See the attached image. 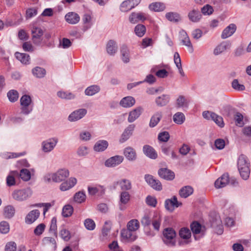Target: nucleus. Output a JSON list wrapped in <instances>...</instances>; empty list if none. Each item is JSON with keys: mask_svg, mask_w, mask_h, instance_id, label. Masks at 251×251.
<instances>
[{"mask_svg": "<svg viewBox=\"0 0 251 251\" xmlns=\"http://www.w3.org/2000/svg\"><path fill=\"white\" fill-rule=\"evenodd\" d=\"M237 165L240 176L244 180H247L250 174V163L247 157L243 154L240 155Z\"/></svg>", "mask_w": 251, "mask_h": 251, "instance_id": "nucleus-1", "label": "nucleus"}, {"mask_svg": "<svg viewBox=\"0 0 251 251\" xmlns=\"http://www.w3.org/2000/svg\"><path fill=\"white\" fill-rule=\"evenodd\" d=\"M32 195V190L30 188L27 187L14 191L12 193V197L16 201H22L26 200Z\"/></svg>", "mask_w": 251, "mask_h": 251, "instance_id": "nucleus-2", "label": "nucleus"}, {"mask_svg": "<svg viewBox=\"0 0 251 251\" xmlns=\"http://www.w3.org/2000/svg\"><path fill=\"white\" fill-rule=\"evenodd\" d=\"M31 103L32 100L30 96L27 95H23L20 99L21 113L25 115L31 113L33 109Z\"/></svg>", "mask_w": 251, "mask_h": 251, "instance_id": "nucleus-3", "label": "nucleus"}, {"mask_svg": "<svg viewBox=\"0 0 251 251\" xmlns=\"http://www.w3.org/2000/svg\"><path fill=\"white\" fill-rule=\"evenodd\" d=\"M163 234L164 237L163 241L169 247H174L176 242L173 239L176 237V232L172 228H166L164 229Z\"/></svg>", "mask_w": 251, "mask_h": 251, "instance_id": "nucleus-4", "label": "nucleus"}, {"mask_svg": "<svg viewBox=\"0 0 251 251\" xmlns=\"http://www.w3.org/2000/svg\"><path fill=\"white\" fill-rule=\"evenodd\" d=\"M235 186L237 182L234 178L230 180L228 174H223L221 177L218 178L215 182V186L217 188H221L225 187L229 183Z\"/></svg>", "mask_w": 251, "mask_h": 251, "instance_id": "nucleus-5", "label": "nucleus"}, {"mask_svg": "<svg viewBox=\"0 0 251 251\" xmlns=\"http://www.w3.org/2000/svg\"><path fill=\"white\" fill-rule=\"evenodd\" d=\"M144 178L148 184L152 189L156 191H161L162 189L160 181L155 179L152 175L146 174L145 175Z\"/></svg>", "mask_w": 251, "mask_h": 251, "instance_id": "nucleus-6", "label": "nucleus"}, {"mask_svg": "<svg viewBox=\"0 0 251 251\" xmlns=\"http://www.w3.org/2000/svg\"><path fill=\"white\" fill-rule=\"evenodd\" d=\"M58 140L56 137L49 138L42 143V150L45 152H49L56 146Z\"/></svg>", "mask_w": 251, "mask_h": 251, "instance_id": "nucleus-7", "label": "nucleus"}, {"mask_svg": "<svg viewBox=\"0 0 251 251\" xmlns=\"http://www.w3.org/2000/svg\"><path fill=\"white\" fill-rule=\"evenodd\" d=\"M69 176V171L66 169H61L53 173V181L59 183L66 179Z\"/></svg>", "mask_w": 251, "mask_h": 251, "instance_id": "nucleus-8", "label": "nucleus"}, {"mask_svg": "<svg viewBox=\"0 0 251 251\" xmlns=\"http://www.w3.org/2000/svg\"><path fill=\"white\" fill-rule=\"evenodd\" d=\"M133 231L130 230L127 228H123L121 231V236L122 241L123 242H132L137 239V235L135 233H132Z\"/></svg>", "mask_w": 251, "mask_h": 251, "instance_id": "nucleus-9", "label": "nucleus"}, {"mask_svg": "<svg viewBox=\"0 0 251 251\" xmlns=\"http://www.w3.org/2000/svg\"><path fill=\"white\" fill-rule=\"evenodd\" d=\"M141 0H126L120 5V10L123 12H127L137 6Z\"/></svg>", "mask_w": 251, "mask_h": 251, "instance_id": "nucleus-10", "label": "nucleus"}, {"mask_svg": "<svg viewBox=\"0 0 251 251\" xmlns=\"http://www.w3.org/2000/svg\"><path fill=\"white\" fill-rule=\"evenodd\" d=\"M86 109L80 108L75 110L68 116V119L70 122H75L83 118L87 114Z\"/></svg>", "mask_w": 251, "mask_h": 251, "instance_id": "nucleus-11", "label": "nucleus"}, {"mask_svg": "<svg viewBox=\"0 0 251 251\" xmlns=\"http://www.w3.org/2000/svg\"><path fill=\"white\" fill-rule=\"evenodd\" d=\"M130 195L127 191H122L120 195L119 201V209L121 211L125 210L126 208V204L130 201Z\"/></svg>", "mask_w": 251, "mask_h": 251, "instance_id": "nucleus-12", "label": "nucleus"}, {"mask_svg": "<svg viewBox=\"0 0 251 251\" xmlns=\"http://www.w3.org/2000/svg\"><path fill=\"white\" fill-rule=\"evenodd\" d=\"M182 203L178 202L176 196H173L170 199H167L165 201V208L171 212L174 210L175 207L177 208L182 205Z\"/></svg>", "mask_w": 251, "mask_h": 251, "instance_id": "nucleus-13", "label": "nucleus"}, {"mask_svg": "<svg viewBox=\"0 0 251 251\" xmlns=\"http://www.w3.org/2000/svg\"><path fill=\"white\" fill-rule=\"evenodd\" d=\"M158 175L161 178L167 180H172L175 177L174 172L166 168L159 169Z\"/></svg>", "mask_w": 251, "mask_h": 251, "instance_id": "nucleus-14", "label": "nucleus"}, {"mask_svg": "<svg viewBox=\"0 0 251 251\" xmlns=\"http://www.w3.org/2000/svg\"><path fill=\"white\" fill-rule=\"evenodd\" d=\"M124 160V157L120 155H115L107 159L104 163L107 167H115L120 164Z\"/></svg>", "mask_w": 251, "mask_h": 251, "instance_id": "nucleus-15", "label": "nucleus"}, {"mask_svg": "<svg viewBox=\"0 0 251 251\" xmlns=\"http://www.w3.org/2000/svg\"><path fill=\"white\" fill-rule=\"evenodd\" d=\"M146 14L142 12H132L129 16L128 20L132 24H135L139 21H144L146 19Z\"/></svg>", "mask_w": 251, "mask_h": 251, "instance_id": "nucleus-16", "label": "nucleus"}, {"mask_svg": "<svg viewBox=\"0 0 251 251\" xmlns=\"http://www.w3.org/2000/svg\"><path fill=\"white\" fill-rule=\"evenodd\" d=\"M121 58L124 63H128L130 60V51L127 47L123 45L120 49Z\"/></svg>", "mask_w": 251, "mask_h": 251, "instance_id": "nucleus-17", "label": "nucleus"}, {"mask_svg": "<svg viewBox=\"0 0 251 251\" xmlns=\"http://www.w3.org/2000/svg\"><path fill=\"white\" fill-rule=\"evenodd\" d=\"M123 153L126 159L129 161H135L137 158L136 151L131 147L126 148L124 150Z\"/></svg>", "mask_w": 251, "mask_h": 251, "instance_id": "nucleus-18", "label": "nucleus"}, {"mask_svg": "<svg viewBox=\"0 0 251 251\" xmlns=\"http://www.w3.org/2000/svg\"><path fill=\"white\" fill-rule=\"evenodd\" d=\"M135 128V125L133 124L129 125L124 131L122 133L120 142L123 143L127 140L132 134Z\"/></svg>", "mask_w": 251, "mask_h": 251, "instance_id": "nucleus-19", "label": "nucleus"}, {"mask_svg": "<svg viewBox=\"0 0 251 251\" xmlns=\"http://www.w3.org/2000/svg\"><path fill=\"white\" fill-rule=\"evenodd\" d=\"M65 19L68 23L71 25H75L80 21V17L78 14L70 12L66 14Z\"/></svg>", "mask_w": 251, "mask_h": 251, "instance_id": "nucleus-20", "label": "nucleus"}, {"mask_svg": "<svg viewBox=\"0 0 251 251\" xmlns=\"http://www.w3.org/2000/svg\"><path fill=\"white\" fill-rule=\"evenodd\" d=\"M40 211L37 209L30 211L25 218V222L27 224H31L34 222L39 217Z\"/></svg>", "mask_w": 251, "mask_h": 251, "instance_id": "nucleus-21", "label": "nucleus"}, {"mask_svg": "<svg viewBox=\"0 0 251 251\" xmlns=\"http://www.w3.org/2000/svg\"><path fill=\"white\" fill-rule=\"evenodd\" d=\"M77 179L75 177H71L68 180L62 182L60 185V190L65 191L73 187L76 183Z\"/></svg>", "mask_w": 251, "mask_h": 251, "instance_id": "nucleus-22", "label": "nucleus"}, {"mask_svg": "<svg viewBox=\"0 0 251 251\" xmlns=\"http://www.w3.org/2000/svg\"><path fill=\"white\" fill-rule=\"evenodd\" d=\"M236 30V26L234 24H231L223 31L221 38L226 39L232 36Z\"/></svg>", "mask_w": 251, "mask_h": 251, "instance_id": "nucleus-23", "label": "nucleus"}, {"mask_svg": "<svg viewBox=\"0 0 251 251\" xmlns=\"http://www.w3.org/2000/svg\"><path fill=\"white\" fill-rule=\"evenodd\" d=\"M143 151L147 156L151 159H155L157 157V152L150 145H144L143 148Z\"/></svg>", "mask_w": 251, "mask_h": 251, "instance_id": "nucleus-24", "label": "nucleus"}, {"mask_svg": "<svg viewBox=\"0 0 251 251\" xmlns=\"http://www.w3.org/2000/svg\"><path fill=\"white\" fill-rule=\"evenodd\" d=\"M159 65L152 67L151 70V73H155L159 78H164L168 76L169 73L164 69H161Z\"/></svg>", "mask_w": 251, "mask_h": 251, "instance_id": "nucleus-25", "label": "nucleus"}, {"mask_svg": "<svg viewBox=\"0 0 251 251\" xmlns=\"http://www.w3.org/2000/svg\"><path fill=\"white\" fill-rule=\"evenodd\" d=\"M230 43L227 41L222 42L218 45L214 50L213 53L215 55H218L230 47Z\"/></svg>", "mask_w": 251, "mask_h": 251, "instance_id": "nucleus-26", "label": "nucleus"}, {"mask_svg": "<svg viewBox=\"0 0 251 251\" xmlns=\"http://www.w3.org/2000/svg\"><path fill=\"white\" fill-rule=\"evenodd\" d=\"M188 17L190 21L197 23L200 21L202 15L198 9H193L189 12Z\"/></svg>", "mask_w": 251, "mask_h": 251, "instance_id": "nucleus-27", "label": "nucleus"}, {"mask_svg": "<svg viewBox=\"0 0 251 251\" xmlns=\"http://www.w3.org/2000/svg\"><path fill=\"white\" fill-rule=\"evenodd\" d=\"M142 111L141 107H138L129 113L127 119L129 123H132L138 119L141 115Z\"/></svg>", "mask_w": 251, "mask_h": 251, "instance_id": "nucleus-28", "label": "nucleus"}, {"mask_svg": "<svg viewBox=\"0 0 251 251\" xmlns=\"http://www.w3.org/2000/svg\"><path fill=\"white\" fill-rule=\"evenodd\" d=\"M170 100L169 95L163 94L156 98L155 103L157 106L162 107L166 105L169 103Z\"/></svg>", "mask_w": 251, "mask_h": 251, "instance_id": "nucleus-29", "label": "nucleus"}, {"mask_svg": "<svg viewBox=\"0 0 251 251\" xmlns=\"http://www.w3.org/2000/svg\"><path fill=\"white\" fill-rule=\"evenodd\" d=\"M88 191L89 195L94 196L98 194V196L102 195L105 192V189L102 186H99L98 187H88Z\"/></svg>", "mask_w": 251, "mask_h": 251, "instance_id": "nucleus-30", "label": "nucleus"}, {"mask_svg": "<svg viewBox=\"0 0 251 251\" xmlns=\"http://www.w3.org/2000/svg\"><path fill=\"white\" fill-rule=\"evenodd\" d=\"M162 117V113L161 111L155 112L151 117L149 126L151 127H155L160 122Z\"/></svg>", "mask_w": 251, "mask_h": 251, "instance_id": "nucleus-31", "label": "nucleus"}, {"mask_svg": "<svg viewBox=\"0 0 251 251\" xmlns=\"http://www.w3.org/2000/svg\"><path fill=\"white\" fill-rule=\"evenodd\" d=\"M135 99L131 96H127L123 98L120 101V105L124 107H130L134 105Z\"/></svg>", "mask_w": 251, "mask_h": 251, "instance_id": "nucleus-32", "label": "nucleus"}, {"mask_svg": "<svg viewBox=\"0 0 251 251\" xmlns=\"http://www.w3.org/2000/svg\"><path fill=\"white\" fill-rule=\"evenodd\" d=\"M108 143L104 140H99L97 141L94 146V150L95 151L100 152L105 151L108 147Z\"/></svg>", "mask_w": 251, "mask_h": 251, "instance_id": "nucleus-33", "label": "nucleus"}, {"mask_svg": "<svg viewBox=\"0 0 251 251\" xmlns=\"http://www.w3.org/2000/svg\"><path fill=\"white\" fill-rule=\"evenodd\" d=\"M165 18L170 22L178 23L181 20L180 15L176 12H169L165 14Z\"/></svg>", "mask_w": 251, "mask_h": 251, "instance_id": "nucleus-34", "label": "nucleus"}, {"mask_svg": "<svg viewBox=\"0 0 251 251\" xmlns=\"http://www.w3.org/2000/svg\"><path fill=\"white\" fill-rule=\"evenodd\" d=\"M117 185L120 186L123 191H127L131 189L132 185L131 181L126 179H123L115 182Z\"/></svg>", "mask_w": 251, "mask_h": 251, "instance_id": "nucleus-35", "label": "nucleus"}, {"mask_svg": "<svg viewBox=\"0 0 251 251\" xmlns=\"http://www.w3.org/2000/svg\"><path fill=\"white\" fill-rule=\"evenodd\" d=\"M193 191L191 186H185L180 189L179 194L181 198H186L193 194Z\"/></svg>", "mask_w": 251, "mask_h": 251, "instance_id": "nucleus-36", "label": "nucleus"}, {"mask_svg": "<svg viewBox=\"0 0 251 251\" xmlns=\"http://www.w3.org/2000/svg\"><path fill=\"white\" fill-rule=\"evenodd\" d=\"M166 8L165 5L163 3L155 2L150 4L149 8L155 12L163 11Z\"/></svg>", "mask_w": 251, "mask_h": 251, "instance_id": "nucleus-37", "label": "nucleus"}, {"mask_svg": "<svg viewBox=\"0 0 251 251\" xmlns=\"http://www.w3.org/2000/svg\"><path fill=\"white\" fill-rule=\"evenodd\" d=\"M100 88L99 85H92L88 87L85 90V94L86 96H92L100 91Z\"/></svg>", "mask_w": 251, "mask_h": 251, "instance_id": "nucleus-38", "label": "nucleus"}, {"mask_svg": "<svg viewBox=\"0 0 251 251\" xmlns=\"http://www.w3.org/2000/svg\"><path fill=\"white\" fill-rule=\"evenodd\" d=\"M16 58L24 64H28L30 61V56L24 53L16 52L15 54Z\"/></svg>", "mask_w": 251, "mask_h": 251, "instance_id": "nucleus-39", "label": "nucleus"}, {"mask_svg": "<svg viewBox=\"0 0 251 251\" xmlns=\"http://www.w3.org/2000/svg\"><path fill=\"white\" fill-rule=\"evenodd\" d=\"M117 45L114 40H110L106 46V50L107 53L111 55H114L117 50Z\"/></svg>", "mask_w": 251, "mask_h": 251, "instance_id": "nucleus-40", "label": "nucleus"}, {"mask_svg": "<svg viewBox=\"0 0 251 251\" xmlns=\"http://www.w3.org/2000/svg\"><path fill=\"white\" fill-rule=\"evenodd\" d=\"M19 173L16 171H11L9 175L6 177V184L10 187L16 184V181L14 177L15 176H18Z\"/></svg>", "mask_w": 251, "mask_h": 251, "instance_id": "nucleus-41", "label": "nucleus"}, {"mask_svg": "<svg viewBox=\"0 0 251 251\" xmlns=\"http://www.w3.org/2000/svg\"><path fill=\"white\" fill-rule=\"evenodd\" d=\"M32 73L34 76L40 78L45 76L46 74V71L43 68L36 67L32 69Z\"/></svg>", "mask_w": 251, "mask_h": 251, "instance_id": "nucleus-42", "label": "nucleus"}, {"mask_svg": "<svg viewBox=\"0 0 251 251\" xmlns=\"http://www.w3.org/2000/svg\"><path fill=\"white\" fill-rule=\"evenodd\" d=\"M15 214V208L12 205L6 206L3 209V215L5 218L10 219Z\"/></svg>", "mask_w": 251, "mask_h": 251, "instance_id": "nucleus-43", "label": "nucleus"}, {"mask_svg": "<svg viewBox=\"0 0 251 251\" xmlns=\"http://www.w3.org/2000/svg\"><path fill=\"white\" fill-rule=\"evenodd\" d=\"M183 36V38L181 40V42L182 43L183 45L187 46L188 48L189 52L190 53H192L194 51V49L189 37L187 35V33L184 32Z\"/></svg>", "mask_w": 251, "mask_h": 251, "instance_id": "nucleus-44", "label": "nucleus"}, {"mask_svg": "<svg viewBox=\"0 0 251 251\" xmlns=\"http://www.w3.org/2000/svg\"><path fill=\"white\" fill-rule=\"evenodd\" d=\"M146 31V26L142 24H138L134 28V32L135 34L139 37H143Z\"/></svg>", "mask_w": 251, "mask_h": 251, "instance_id": "nucleus-45", "label": "nucleus"}, {"mask_svg": "<svg viewBox=\"0 0 251 251\" xmlns=\"http://www.w3.org/2000/svg\"><path fill=\"white\" fill-rule=\"evenodd\" d=\"M139 227V222L136 219L131 220L127 224V228L130 230H132L133 231L137 230Z\"/></svg>", "mask_w": 251, "mask_h": 251, "instance_id": "nucleus-46", "label": "nucleus"}, {"mask_svg": "<svg viewBox=\"0 0 251 251\" xmlns=\"http://www.w3.org/2000/svg\"><path fill=\"white\" fill-rule=\"evenodd\" d=\"M31 32L32 34V38L35 41V39H40L43 35V30L39 27L36 26L33 27Z\"/></svg>", "mask_w": 251, "mask_h": 251, "instance_id": "nucleus-47", "label": "nucleus"}, {"mask_svg": "<svg viewBox=\"0 0 251 251\" xmlns=\"http://www.w3.org/2000/svg\"><path fill=\"white\" fill-rule=\"evenodd\" d=\"M185 120V116L182 112H177L173 116L174 122L178 125H181L183 124Z\"/></svg>", "mask_w": 251, "mask_h": 251, "instance_id": "nucleus-48", "label": "nucleus"}, {"mask_svg": "<svg viewBox=\"0 0 251 251\" xmlns=\"http://www.w3.org/2000/svg\"><path fill=\"white\" fill-rule=\"evenodd\" d=\"M56 223V218L55 217H53L51 220L50 227L49 229L50 233L56 237L57 235Z\"/></svg>", "mask_w": 251, "mask_h": 251, "instance_id": "nucleus-49", "label": "nucleus"}, {"mask_svg": "<svg viewBox=\"0 0 251 251\" xmlns=\"http://www.w3.org/2000/svg\"><path fill=\"white\" fill-rule=\"evenodd\" d=\"M7 96L10 102H14L18 99L19 93L17 90H11L8 91Z\"/></svg>", "mask_w": 251, "mask_h": 251, "instance_id": "nucleus-50", "label": "nucleus"}, {"mask_svg": "<svg viewBox=\"0 0 251 251\" xmlns=\"http://www.w3.org/2000/svg\"><path fill=\"white\" fill-rule=\"evenodd\" d=\"M74 211L73 206L70 204L65 205L63 209L62 214L64 217H69L71 216Z\"/></svg>", "mask_w": 251, "mask_h": 251, "instance_id": "nucleus-51", "label": "nucleus"}, {"mask_svg": "<svg viewBox=\"0 0 251 251\" xmlns=\"http://www.w3.org/2000/svg\"><path fill=\"white\" fill-rule=\"evenodd\" d=\"M74 201L77 203H81L86 199V195L84 192L79 191L76 193L74 196Z\"/></svg>", "mask_w": 251, "mask_h": 251, "instance_id": "nucleus-52", "label": "nucleus"}, {"mask_svg": "<svg viewBox=\"0 0 251 251\" xmlns=\"http://www.w3.org/2000/svg\"><path fill=\"white\" fill-rule=\"evenodd\" d=\"M20 177L24 181H28L31 178V174L30 171L27 169H23L20 171Z\"/></svg>", "mask_w": 251, "mask_h": 251, "instance_id": "nucleus-53", "label": "nucleus"}, {"mask_svg": "<svg viewBox=\"0 0 251 251\" xmlns=\"http://www.w3.org/2000/svg\"><path fill=\"white\" fill-rule=\"evenodd\" d=\"M180 237L184 239H188L191 237V232L188 228H182L179 232Z\"/></svg>", "mask_w": 251, "mask_h": 251, "instance_id": "nucleus-54", "label": "nucleus"}, {"mask_svg": "<svg viewBox=\"0 0 251 251\" xmlns=\"http://www.w3.org/2000/svg\"><path fill=\"white\" fill-rule=\"evenodd\" d=\"M10 226L9 223L6 221L0 223V232L2 234H6L9 231Z\"/></svg>", "mask_w": 251, "mask_h": 251, "instance_id": "nucleus-55", "label": "nucleus"}, {"mask_svg": "<svg viewBox=\"0 0 251 251\" xmlns=\"http://www.w3.org/2000/svg\"><path fill=\"white\" fill-rule=\"evenodd\" d=\"M57 96L61 99L68 100L74 99L75 95L72 93L65 92L63 91H59L57 92Z\"/></svg>", "mask_w": 251, "mask_h": 251, "instance_id": "nucleus-56", "label": "nucleus"}, {"mask_svg": "<svg viewBox=\"0 0 251 251\" xmlns=\"http://www.w3.org/2000/svg\"><path fill=\"white\" fill-rule=\"evenodd\" d=\"M191 229L194 234H198L201 230V225L198 222H193L191 224Z\"/></svg>", "mask_w": 251, "mask_h": 251, "instance_id": "nucleus-57", "label": "nucleus"}, {"mask_svg": "<svg viewBox=\"0 0 251 251\" xmlns=\"http://www.w3.org/2000/svg\"><path fill=\"white\" fill-rule=\"evenodd\" d=\"M232 87L237 91H242L245 90V87L243 84H240L238 79H234L231 83Z\"/></svg>", "mask_w": 251, "mask_h": 251, "instance_id": "nucleus-58", "label": "nucleus"}, {"mask_svg": "<svg viewBox=\"0 0 251 251\" xmlns=\"http://www.w3.org/2000/svg\"><path fill=\"white\" fill-rule=\"evenodd\" d=\"M213 115V120L214 122L218 125L220 127H223L224 126V123L223 121V119L221 116L218 115L217 114H212Z\"/></svg>", "mask_w": 251, "mask_h": 251, "instance_id": "nucleus-59", "label": "nucleus"}, {"mask_svg": "<svg viewBox=\"0 0 251 251\" xmlns=\"http://www.w3.org/2000/svg\"><path fill=\"white\" fill-rule=\"evenodd\" d=\"M84 226L88 230H90L94 229L96 226L95 222L92 219L89 218L85 220Z\"/></svg>", "mask_w": 251, "mask_h": 251, "instance_id": "nucleus-60", "label": "nucleus"}, {"mask_svg": "<svg viewBox=\"0 0 251 251\" xmlns=\"http://www.w3.org/2000/svg\"><path fill=\"white\" fill-rule=\"evenodd\" d=\"M212 6L209 4H206L201 9V13L204 15H210L213 12Z\"/></svg>", "mask_w": 251, "mask_h": 251, "instance_id": "nucleus-61", "label": "nucleus"}, {"mask_svg": "<svg viewBox=\"0 0 251 251\" xmlns=\"http://www.w3.org/2000/svg\"><path fill=\"white\" fill-rule=\"evenodd\" d=\"M59 234L61 237L65 241H69L71 238V234L70 231L65 228L61 229Z\"/></svg>", "mask_w": 251, "mask_h": 251, "instance_id": "nucleus-62", "label": "nucleus"}, {"mask_svg": "<svg viewBox=\"0 0 251 251\" xmlns=\"http://www.w3.org/2000/svg\"><path fill=\"white\" fill-rule=\"evenodd\" d=\"M162 220L160 217L153 218L152 221V225L154 230L158 231L160 229Z\"/></svg>", "mask_w": 251, "mask_h": 251, "instance_id": "nucleus-63", "label": "nucleus"}, {"mask_svg": "<svg viewBox=\"0 0 251 251\" xmlns=\"http://www.w3.org/2000/svg\"><path fill=\"white\" fill-rule=\"evenodd\" d=\"M72 42L70 39L63 38L61 41H60L59 46L63 49H68L72 46Z\"/></svg>", "mask_w": 251, "mask_h": 251, "instance_id": "nucleus-64", "label": "nucleus"}]
</instances>
